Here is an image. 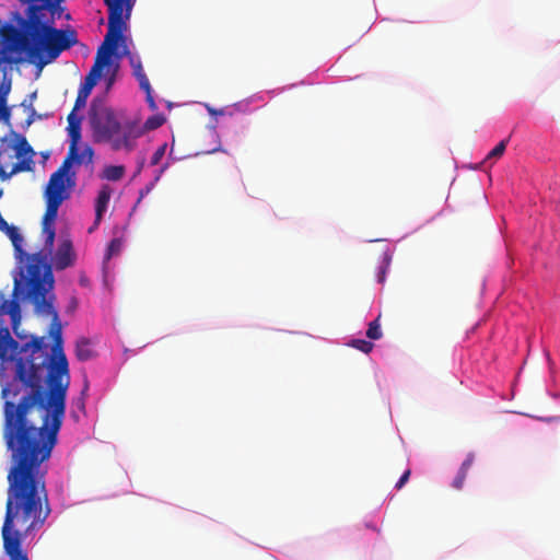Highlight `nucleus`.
Segmentation results:
<instances>
[{
    "mask_svg": "<svg viewBox=\"0 0 560 560\" xmlns=\"http://www.w3.org/2000/svg\"><path fill=\"white\" fill-rule=\"evenodd\" d=\"M47 254L27 256L24 283L14 279L13 299L0 303V384L2 438L10 452L8 475H47L46 462L57 444L70 386L61 325L52 305L56 270L71 267V240Z\"/></svg>",
    "mask_w": 560,
    "mask_h": 560,
    "instance_id": "f257e3e1",
    "label": "nucleus"
},
{
    "mask_svg": "<svg viewBox=\"0 0 560 560\" xmlns=\"http://www.w3.org/2000/svg\"><path fill=\"white\" fill-rule=\"evenodd\" d=\"M108 9V27L103 44L98 47L94 65L81 83L72 109L85 107L88 97L102 77V71L112 62V57L121 58L129 55L124 32L136 0H104Z\"/></svg>",
    "mask_w": 560,
    "mask_h": 560,
    "instance_id": "f03ea898",
    "label": "nucleus"
},
{
    "mask_svg": "<svg viewBox=\"0 0 560 560\" xmlns=\"http://www.w3.org/2000/svg\"><path fill=\"white\" fill-rule=\"evenodd\" d=\"M27 34L34 42L31 55L39 50L47 52V58L42 59L40 65L46 66L59 57V55L78 43L74 31L57 30L43 21L45 10L55 14L60 8L61 0H28Z\"/></svg>",
    "mask_w": 560,
    "mask_h": 560,
    "instance_id": "7ed1b4c3",
    "label": "nucleus"
},
{
    "mask_svg": "<svg viewBox=\"0 0 560 560\" xmlns=\"http://www.w3.org/2000/svg\"><path fill=\"white\" fill-rule=\"evenodd\" d=\"M89 121L95 142L109 143L118 150L130 151L136 148L140 137L138 118H127L101 100H93L89 109Z\"/></svg>",
    "mask_w": 560,
    "mask_h": 560,
    "instance_id": "20e7f679",
    "label": "nucleus"
},
{
    "mask_svg": "<svg viewBox=\"0 0 560 560\" xmlns=\"http://www.w3.org/2000/svg\"><path fill=\"white\" fill-rule=\"evenodd\" d=\"M34 155L26 138L11 130L0 139V179L4 182L18 173L33 171Z\"/></svg>",
    "mask_w": 560,
    "mask_h": 560,
    "instance_id": "39448f33",
    "label": "nucleus"
},
{
    "mask_svg": "<svg viewBox=\"0 0 560 560\" xmlns=\"http://www.w3.org/2000/svg\"><path fill=\"white\" fill-rule=\"evenodd\" d=\"M0 36L2 46L0 49V63L18 65L23 61L22 52L26 51L30 59H37L39 67L42 59L47 58L45 50H39L36 55H31V49L34 47L32 37L27 34V25L23 34L12 25H3L0 28Z\"/></svg>",
    "mask_w": 560,
    "mask_h": 560,
    "instance_id": "423d86ee",
    "label": "nucleus"
},
{
    "mask_svg": "<svg viewBox=\"0 0 560 560\" xmlns=\"http://www.w3.org/2000/svg\"><path fill=\"white\" fill-rule=\"evenodd\" d=\"M75 185L77 176L75 172L71 171V159L66 158L57 171L50 175L44 194L45 199L63 202L70 198Z\"/></svg>",
    "mask_w": 560,
    "mask_h": 560,
    "instance_id": "0eeeda50",
    "label": "nucleus"
},
{
    "mask_svg": "<svg viewBox=\"0 0 560 560\" xmlns=\"http://www.w3.org/2000/svg\"><path fill=\"white\" fill-rule=\"evenodd\" d=\"M46 210L42 221V232L45 235V247L51 253L56 236L55 221L58 215L59 207L62 202L45 199Z\"/></svg>",
    "mask_w": 560,
    "mask_h": 560,
    "instance_id": "6e6552de",
    "label": "nucleus"
},
{
    "mask_svg": "<svg viewBox=\"0 0 560 560\" xmlns=\"http://www.w3.org/2000/svg\"><path fill=\"white\" fill-rule=\"evenodd\" d=\"M174 145L175 138L171 132V148L168 150L166 160L159 167H155L151 171L150 179L144 185H142V199L153 190L155 185L160 182L161 177L171 167V165L183 159L174 155Z\"/></svg>",
    "mask_w": 560,
    "mask_h": 560,
    "instance_id": "1a4fd4ad",
    "label": "nucleus"
},
{
    "mask_svg": "<svg viewBox=\"0 0 560 560\" xmlns=\"http://www.w3.org/2000/svg\"><path fill=\"white\" fill-rule=\"evenodd\" d=\"M511 137L500 140L485 156L482 161L475 164H469V168L474 171L490 170L505 153L510 143Z\"/></svg>",
    "mask_w": 560,
    "mask_h": 560,
    "instance_id": "9d476101",
    "label": "nucleus"
},
{
    "mask_svg": "<svg viewBox=\"0 0 560 560\" xmlns=\"http://www.w3.org/2000/svg\"><path fill=\"white\" fill-rule=\"evenodd\" d=\"M311 84H314L313 80L303 79L295 83L287 84V85L271 89V90L257 92V93L248 96V101L252 103V105L255 103H260V106H264L267 104L268 97H273V96L279 95L285 91L292 90V89L301 86V85H311Z\"/></svg>",
    "mask_w": 560,
    "mask_h": 560,
    "instance_id": "9b49d317",
    "label": "nucleus"
},
{
    "mask_svg": "<svg viewBox=\"0 0 560 560\" xmlns=\"http://www.w3.org/2000/svg\"><path fill=\"white\" fill-rule=\"evenodd\" d=\"M78 110L72 109L67 117L68 120V133L70 137L69 151L66 158L73 159L75 154V145H79L81 140V121L82 117L77 114Z\"/></svg>",
    "mask_w": 560,
    "mask_h": 560,
    "instance_id": "f8f14e48",
    "label": "nucleus"
},
{
    "mask_svg": "<svg viewBox=\"0 0 560 560\" xmlns=\"http://www.w3.org/2000/svg\"><path fill=\"white\" fill-rule=\"evenodd\" d=\"M167 121V115L162 112H152L144 120H142V143L150 142V133L158 130Z\"/></svg>",
    "mask_w": 560,
    "mask_h": 560,
    "instance_id": "ddd939ff",
    "label": "nucleus"
},
{
    "mask_svg": "<svg viewBox=\"0 0 560 560\" xmlns=\"http://www.w3.org/2000/svg\"><path fill=\"white\" fill-rule=\"evenodd\" d=\"M395 253V247L386 246L378 259L376 271H375V281L377 284H384L386 282L387 276L390 270V265L393 261Z\"/></svg>",
    "mask_w": 560,
    "mask_h": 560,
    "instance_id": "4468645a",
    "label": "nucleus"
},
{
    "mask_svg": "<svg viewBox=\"0 0 560 560\" xmlns=\"http://www.w3.org/2000/svg\"><path fill=\"white\" fill-rule=\"evenodd\" d=\"M171 148V139L170 140H163L159 143L155 151L152 153L150 161L147 165L145 159L142 155V177H148L149 170L147 167H159L163 162V159L165 158L167 150ZM144 149L142 148V152Z\"/></svg>",
    "mask_w": 560,
    "mask_h": 560,
    "instance_id": "2eb2a0df",
    "label": "nucleus"
},
{
    "mask_svg": "<svg viewBox=\"0 0 560 560\" xmlns=\"http://www.w3.org/2000/svg\"><path fill=\"white\" fill-rule=\"evenodd\" d=\"M110 196H112V188L108 185L102 186V188L100 189V191L97 194V198L95 200V221H94V226L90 228V232H92L93 229L96 228L100 224V222H101V220L103 218V214L106 211L107 206L109 203Z\"/></svg>",
    "mask_w": 560,
    "mask_h": 560,
    "instance_id": "dca6fc26",
    "label": "nucleus"
},
{
    "mask_svg": "<svg viewBox=\"0 0 560 560\" xmlns=\"http://www.w3.org/2000/svg\"><path fill=\"white\" fill-rule=\"evenodd\" d=\"M142 94L144 102L147 103L149 109L151 112H156L159 109L160 96L155 93L152 88L148 75L142 69Z\"/></svg>",
    "mask_w": 560,
    "mask_h": 560,
    "instance_id": "f3484780",
    "label": "nucleus"
},
{
    "mask_svg": "<svg viewBox=\"0 0 560 560\" xmlns=\"http://www.w3.org/2000/svg\"><path fill=\"white\" fill-rule=\"evenodd\" d=\"M3 232H5V234L11 240L16 257L22 258L25 253L22 249L23 236L21 235L19 229L8 224V229H4Z\"/></svg>",
    "mask_w": 560,
    "mask_h": 560,
    "instance_id": "a211bd4d",
    "label": "nucleus"
},
{
    "mask_svg": "<svg viewBox=\"0 0 560 560\" xmlns=\"http://www.w3.org/2000/svg\"><path fill=\"white\" fill-rule=\"evenodd\" d=\"M75 355L80 361H88L94 357V351L91 348L89 339L81 338L77 341Z\"/></svg>",
    "mask_w": 560,
    "mask_h": 560,
    "instance_id": "6ab92c4d",
    "label": "nucleus"
},
{
    "mask_svg": "<svg viewBox=\"0 0 560 560\" xmlns=\"http://www.w3.org/2000/svg\"><path fill=\"white\" fill-rule=\"evenodd\" d=\"M365 336L368 339L372 341L380 340L383 337V331L381 327V313L368 324Z\"/></svg>",
    "mask_w": 560,
    "mask_h": 560,
    "instance_id": "aec40b11",
    "label": "nucleus"
},
{
    "mask_svg": "<svg viewBox=\"0 0 560 560\" xmlns=\"http://www.w3.org/2000/svg\"><path fill=\"white\" fill-rule=\"evenodd\" d=\"M93 156H94V151H93L92 147L85 145L83 148V150L81 152H79V145H75V154H74L73 159H71V165L73 163H77L79 165L82 163L90 164L93 162Z\"/></svg>",
    "mask_w": 560,
    "mask_h": 560,
    "instance_id": "412c9836",
    "label": "nucleus"
},
{
    "mask_svg": "<svg viewBox=\"0 0 560 560\" xmlns=\"http://www.w3.org/2000/svg\"><path fill=\"white\" fill-rule=\"evenodd\" d=\"M348 346L351 348H354L365 354H369L370 352H372V350L374 348L373 341L370 339H364V338H352L348 342Z\"/></svg>",
    "mask_w": 560,
    "mask_h": 560,
    "instance_id": "4be33fe9",
    "label": "nucleus"
},
{
    "mask_svg": "<svg viewBox=\"0 0 560 560\" xmlns=\"http://www.w3.org/2000/svg\"><path fill=\"white\" fill-rule=\"evenodd\" d=\"M207 128L209 129L213 141L217 143V147L209 149V150L205 151L203 153L205 154H213L217 152H225V150L221 145L220 135L217 130V120H214V122L208 124Z\"/></svg>",
    "mask_w": 560,
    "mask_h": 560,
    "instance_id": "5701e85b",
    "label": "nucleus"
},
{
    "mask_svg": "<svg viewBox=\"0 0 560 560\" xmlns=\"http://www.w3.org/2000/svg\"><path fill=\"white\" fill-rule=\"evenodd\" d=\"M125 173V168L121 165H109L106 166L103 171V178L107 180H119Z\"/></svg>",
    "mask_w": 560,
    "mask_h": 560,
    "instance_id": "b1692460",
    "label": "nucleus"
},
{
    "mask_svg": "<svg viewBox=\"0 0 560 560\" xmlns=\"http://www.w3.org/2000/svg\"><path fill=\"white\" fill-rule=\"evenodd\" d=\"M121 246H122L121 240L113 238L107 246V250L104 256V262H107L114 255H117L120 252Z\"/></svg>",
    "mask_w": 560,
    "mask_h": 560,
    "instance_id": "393cba45",
    "label": "nucleus"
},
{
    "mask_svg": "<svg viewBox=\"0 0 560 560\" xmlns=\"http://www.w3.org/2000/svg\"><path fill=\"white\" fill-rule=\"evenodd\" d=\"M230 109L234 113V112H238V113H242V114H252L255 109L252 108V103L248 101V97L240 101V102H236L234 103Z\"/></svg>",
    "mask_w": 560,
    "mask_h": 560,
    "instance_id": "a878e982",
    "label": "nucleus"
},
{
    "mask_svg": "<svg viewBox=\"0 0 560 560\" xmlns=\"http://www.w3.org/2000/svg\"><path fill=\"white\" fill-rule=\"evenodd\" d=\"M11 80H5L3 79L1 82H0V104L4 105V106H9L8 105V96L11 92Z\"/></svg>",
    "mask_w": 560,
    "mask_h": 560,
    "instance_id": "bb28decb",
    "label": "nucleus"
},
{
    "mask_svg": "<svg viewBox=\"0 0 560 560\" xmlns=\"http://www.w3.org/2000/svg\"><path fill=\"white\" fill-rule=\"evenodd\" d=\"M206 108H207V112L210 115V117L213 118L214 120H218V117H220V116H224V115L232 116L233 115V112L230 109V107L214 108V107L210 106L209 104H206Z\"/></svg>",
    "mask_w": 560,
    "mask_h": 560,
    "instance_id": "cd10ccee",
    "label": "nucleus"
},
{
    "mask_svg": "<svg viewBox=\"0 0 560 560\" xmlns=\"http://www.w3.org/2000/svg\"><path fill=\"white\" fill-rule=\"evenodd\" d=\"M21 106L25 107V108H26V110H27V113H28V116H27V118H26V120H25V124H24V126H23L24 128H28V127L33 124V121L35 120V117H36V110H35V108L32 106V104L26 105V101H23V102L21 103Z\"/></svg>",
    "mask_w": 560,
    "mask_h": 560,
    "instance_id": "c85d7f7f",
    "label": "nucleus"
},
{
    "mask_svg": "<svg viewBox=\"0 0 560 560\" xmlns=\"http://www.w3.org/2000/svg\"><path fill=\"white\" fill-rule=\"evenodd\" d=\"M11 110L10 106L0 104V121L9 127H11Z\"/></svg>",
    "mask_w": 560,
    "mask_h": 560,
    "instance_id": "c756f323",
    "label": "nucleus"
},
{
    "mask_svg": "<svg viewBox=\"0 0 560 560\" xmlns=\"http://www.w3.org/2000/svg\"><path fill=\"white\" fill-rule=\"evenodd\" d=\"M410 475H411V470L409 468L405 469L402 471V474L400 475V477L398 478V480L396 481L395 489L396 490L402 489L406 486V483L409 481Z\"/></svg>",
    "mask_w": 560,
    "mask_h": 560,
    "instance_id": "7c9ffc66",
    "label": "nucleus"
},
{
    "mask_svg": "<svg viewBox=\"0 0 560 560\" xmlns=\"http://www.w3.org/2000/svg\"><path fill=\"white\" fill-rule=\"evenodd\" d=\"M474 460H475V454L472 452H469L465 459L463 460V463L460 464L462 467L466 468V469H470V467L472 466L474 464Z\"/></svg>",
    "mask_w": 560,
    "mask_h": 560,
    "instance_id": "2f4dec72",
    "label": "nucleus"
},
{
    "mask_svg": "<svg viewBox=\"0 0 560 560\" xmlns=\"http://www.w3.org/2000/svg\"><path fill=\"white\" fill-rule=\"evenodd\" d=\"M464 482L465 478L456 474L452 481V487L456 490H460L464 486Z\"/></svg>",
    "mask_w": 560,
    "mask_h": 560,
    "instance_id": "473e14b6",
    "label": "nucleus"
},
{
    "mask_svg": "<svg viewBox=\"0 0 560 560\" xmlns=\"http://www.w3.org/2000/svg\"><path fill=\"white\" fill-rule=\"evenodd\" d=\"M506 256H508V262L510 265V268H514L515 266V262H516V256L514 254V252L506 245Z\"/></svg>",
    "mask_w": 560,
    "mask_h": 560,
    "instance_id": "72a5a7b5",
    "label": "nucleus"
},
{
    "mask_svg": "<svg viewBox=\"0 0 560 560\" xmlns=\"http://www.w3.org/2000/svg\"><path fill=\"white\" fill-rule=\"evenodd\" d=\"M483 323V319H480L479 322H477L474 326H471L467 331H466V338H470L472 335L476 334V331L478 330V328L481 326V324Z\"/></svg>",
    "mask_w": 560,
    "mask_h": 560,
    "instance_id": "f704fd0d",
    "label": "nucleus"
},
{
    "mask_svg": "<svg viewBox=\"0 0 560 560\" xmlns=\"http://www.w3.org/2000/svg\"><path fill=\"white\" fill-rule=\"evenodd\" d=\"M536 419L546 423L560 422V416L537 417Z\"/></svg>",
    "mask_w": 560,
    "mask_h": 560,
    "instance_id": "c9c22d12",
    "label": "nucleus"
},
{
    "mask_svg": "<svg viewBox=\"0 0 560 560\" xmlns=\"http://www.w3.org/2000/svg\"><path fill=\"white\" fill-rule=\"evenodd\" d=\"M132 73L138 80H140V63L136 65L132 62Z\"/></svg>",
    "mask_w": 560,
    "mask_h": 560,
    "instance_id": "e433bc0d",
    "label": "nucleus"
},
{
    "mask_svg": "<svg viewBox=\"0 0 560 560\" xmlns=\"http://www.w3.org/2000/svg\"><path fill=\"white\" fill-rule=\"evenodd\" d=\"M160 103H163L165 105L167 112H171L175 106V104L173 102L166 101L164 98H160Z\"/></svg>",
    "mask_w": 560,
    "mask_h": 560,
    "instance_id": "4c0bfd02",
    "label": "nucleus"
},
{
    "mask_svg": "<svg viewBox=\"0 0 560 560\" xmlns=\"http://www.w3.org/2000/svg\"><path fill=\"white\" fill-rule=\"evenodd\" d=\"M365 527L375 532H380V529L376 527V525L373 522L365 521L364 523Z\"/></svg>",
    "mask_w": 560,
    "mask_h": 560,
    "instance_id": "58836bf2",
    "label": "nucleus"
},
{
    "mask_svg": "<svg viewBox=\"0 0 560 560\" xmlns=\"http://www.w3.org/2000/svg\"><path fill=\"white\" fill-rule=\"evenodd\" d=\"M456 474H457V475H459V476H462V477H464V478L466 479L467 474H468V469H466V468H464V467L459 466V468H458V470H457V472H456Z\"/></svg>",
    "mask_w": 560,
    "mask_h": 560,
    "instance_id": "ea45409f",
    "label": "nucleus"
},
{
    "mask_svg": "<svg viewBox=\"0 0 560 560\" xmlns=\"http://www.w3.org/2000/svg\"><path fill=\"white\" fill-rule=\"evenodd\" d=\"M456 474H457V475H459V476H462V477H464V478L466 479L467 474H468V469H466V468H464V467L459 466V468H458V470H457V472H456Z\"/></svg>",
    "mask_w": 560,
    "mask_h": 560,
    "instance_id": "a19ab883",
    "label": "nucleus"
},
{
    "mask_svg": "<svg viewBox=\"0 0 560 560\" xmlns=\"http://www.w3.org/2000/svg\"><path fill=\"white\" fill-rule=\"evenodd\" d=\"M443 212H444V209H442V210H441V211H439L435 215H433L432 218H430V219L427 221V223H431L432 221H434V219H435L436 217L442 215V214H443Z\"/></svg>",
    "mask_w": 560,
    "mask_h": 560,
    "instance_id": "79ce46f5",
    "label": "nucleus"
},
{
    "mask_svg": "<svg viewBox=\"0 0 560 560\" xmlns=\"http://www.w3.org/2000/svg\"><path fill=\"white\" fill-rule=\"evenodd\" d=\"M78 408H79L80 410H84V401H83V399H80V400H79V402H78Z\"/></svg>",
    "mask_w": 560,
    "mask_h": 560,
    "instance_id": "37998d69",
    "label": "nucleus"
},
{
    "mask_svg": "<svg viewBox=\"0 0 560 560\" xmlns=\"http://www.w3.org/2000/svg\"><path fill=\"white\" fill-rule=\"evenodd\" d=\"M545 355L547 358V361L549 362V364H551V358H550V354L547 350H545Z\"/></svg>",
    "mask_w": 560,
    "mask_h": 560,
    "instance_id": "c03bdc74",
    "label": "nucleus"
},
{
    "mask_svg": "<svg viewBox=\"0 0 560 560\" xmlns=\"http://www.w3.org/2000/svg\"><path fill=\"white\" fill-rule=\"evenodd\" d=\"M140 203V197L137 199L135 207H137Z\"/></svg>",
    "mask_w": 560,
    "mask_h": 560,
    "instance_id": "a18cd8bd",
    "label": "nucleus"
},
{
    "mask_svg": "<svg viewBox=\"0 0 560 560\" xmlns=\"http://www.w3.org/2000/svg\"><path fill=\"white\" fill-rule=\"evenodd\" d=\"M77 300H73L71 306H75Z\"/></svg>",
    "mask_w": 560,
    "mask_h": 560,
    "instance_id": "49530a36",
    "label": "nucleus"
},
{
    "mask_svg": "<svg viewBox=\"0 0 560 560\" xmlns=\"http://www.w3.org/2000/svg\"><path fill=\"white\" fill-rule=\"evenodd\" d=\"M77 300H73L71 306H75Z\"/></svg>",
    "mask_w": 560,
    "mask_h": 560,
    "instance_id": "de8ad7c7",
    "label": "nucleus"
},
{
    "mask_svg": "<svg viewBox=\"0 0 560 560\" xmlns=\"http://www.w3.org/2000/svg\"><path fill=\"white\" fill-rule=\"evenodd\" d=\"M31 97H32V98H35V97H36V93H33V94L31 95Z\"/></svg>",
    "mask_w": 560,
    "mask_h": 560,
    "instance_id": "09e8293b",
    "label": "nucleus"
},
{
    "mask_svg": "<svg viewBox=\"0 0 560 560\" xmlns=\"http://www.w3.org/2000/svg\"><path fill=\"white\" fill-rule=\"evenodd\" d=\"M381 241H382L381 238H376V240H374L373 242H381Z\"/></svg>",
    "mask_w": 560,
    "mask_h": 560,
    "instance_id": "8fccbe9b",
    "label": "nucleus"
}]
</instances>
